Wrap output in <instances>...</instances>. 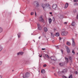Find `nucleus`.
<instances>
[{
  "mask_svg": "<svg viewBox=\"0 0 78 78\" xmlns=\"http://www.w3.org/2000/svg\"><path fill=\"white\" fill-rule=\"evenodd\" d=\"M65 31V29H63L62 30V36H67V32Z\"/></svg>",
  "mask_w": 78,
  "mask_h": 78,
  "instance_id": "nucleus-1",
  "label": "nucleus"
},
{
  "mask_svg": "<svg viewBox=\"0 0 78 78\" xmlns=\"http://www.w3.org/2000/svg\"><path fill=\"white\" fill-rule=\"evenodd\" d=\"M39 21L40 22H44V20L42 18V16L41 15L40 17H39Z\"/></svg>",
  "mask_w": 78,
  "mask_h": 78,
  "instance_id": "nucleus-2",
  "label": "nucleus"
},
{
  "mask_svg": "<svg viewBox=\"0 0 78 78\" xmlns=\"http://www.w3.org/2000/svg\"><path fill=\"white\" fill-rule=\"evenodd\" d=\"M52 8L54 10H56V8H57V5L56 4H54L52 6Z\"/></svg>",
  "mask_w": 78,
  "mask_h": 78,
  "instance_id": "nucleus-3",
  "label": "nucleus"
},
{
  "mask_svg": "<svg viewBox=\"0 0 78 78\" xmlns=\"http://www.w3.org/2000/svg\"><path fill=\"white\" fill-rule=\"evenodd\" d=\"M37 28L39 30H42V27L41 26V25L39 24H37Z\"/></svg>",
  "mask_w": 78,
  "mask_h": 78,
  "instance_id": "nucleus-4",
  "label": "nucleus"
},
{
  "mask_svg": "<svg viewBox=\"0 0 78 78\" xmlns=\"http://www.w3.org/2000/svg\"><path fill=\"white\" fill-rule=\"evenodd\" d=\"M72 45L73 47H75V40L73 38H72Z\"/></svg>",
  "mask_w": 78,
  "mask_h": 78,
  "instance_id": "nucleus-5",
  "label": "nucleus"
},
{
  "mask_svg": "<svg viewBox=\"0 0 78 78\" xmlns=\"http://www.w3.org/2000/svg\"><path fill=\"white\" fill-rule=\"evenodd\" d=\"M51 60H53V61H56V57L54 56H52L51 57Z\"/></svg>",
  "mask_w": 78,
  "mask_h": 78,
  "instance_id": "nucleus-6",
  "label": "nucleus"
},
{
  "mask_svg": "<svg viewBox=\"0 0 78 78\" xmlns=\"http://www.w3.org/2000/svg\"><path fill=\"white\" fill-rule=\"evenodd\" d=\"M29 76H30V73H27L25 74V77H26V78L29 77Z\"/></svg>",
  "mask_w": 78,
  "mask_h": 78,
  "instance_id": "nucleus-7",
  "label": "nucleus"
},
{
  "mask_svg": "<svg viewBox=\"0 0 78 78\" xmlns=\"http://www.w3.org/2000/svg\"><path fill=\"white\" fill-rule=\"evenodd\" d=\"M33 4H34L35 5V4H36L37 5V6H39V3L37 2H33Z\"/></svg>",
  "mask_w": 78,
  "mask_h": 78,
  "instance_id": "nucleus-8",
  "label": "nucleus"
},
{
  "mask_svg": "<svg viewBox=\"0 0 78 78\" xmlns=\"http://www.w3.org/2000/svg\"><path fill=\"white\" fill-rule=\"evenodd\" d=\"M68 6H69V4H68V3L67 2L65 4V6L64 8L65 9H67V7H68Z\"/></svg>",
  "mask_w": 78,
  "mask_h": 78,
  "instance_id": "nucleus-9",
  "label": "nucleus"
},
{
  "mask_svg": "<svg viewBox=\"0 0 78 78\" xmlns=\"http://www.w3.org/2000/svg\"><path fill=\"white\" fill-rule=\"evenodd\" d=\"M65 59L66 62V63H68V62H69V58L66 57H65Z\"/></svg>",
  "mask_w": 78,
  "mask_h": 78,
  "instance_id": "nucleus-10",
  "label": "nucleus"
},
{
  "mask_svg": "<svg viewBox=\"0 0 78 78\" xmlns=\"http://www.w3.org/2000/svg\"><path fill=\"white\" fill-rule=\"evenodd\" d=\"M23 54V52H19L17 53V55L18 56H19L20 55H22Z\"/></svg>",
  "mask_w": 78,
  "mask_h": 78,
  "instance_id": "nucleus-11",
  "label": "nucleus"
},
{
  "mask_svg": "<svg viewBox=\"0 0 78 78\" xmlns=\"http://www.w3.org/2000/svg\"><path fill=\"white\" fill-rule=\"evenodd\" d=\"M66 48L67 53H70V51L69 48L68 47H66Z\"/></svg>",
  "mask_w": 78,
  "mask_h": 78,
  "instance_id": "nucleus-12",
  "label": "nucleus"
},
{
  "mask_svg": "<svg viewBox=\"0 0 78 78\" xmlns=\"http://www.w3.org/2000/svg\"><path fill=\"white\" fill-rule=\"evenodd\" d=\"M45 5L44 4H42L41 5V7L43 8L44 10H45V9H44V8H45Z\"/></svg>",
  "mask_w": 78,
  "mask_h": 78,
  "instance_id": "nucleus-13",
  "label": "nucleus"
},
{
  "mask_svg": "<svg viewBox=\"0 0 78 78\" xmlns=\"http://www.w3.org/2000/svg\"><path fill=\"white\" fill-rule=\"evenodd\" d=\"M44 31L45 32H47L48 31V29H47V27H44Z\"/></svg>",
  "mask_w": 78,
  "mask_h": 78,
  "instance_id": "nucleus-14",
  "label": "nucleus"
},
{
  "mask_svg": "<svg viewBox=\"0 0 78 78\" xmlns=\"http://www.w3.org/2000/svg\"><path fill=\"white\" fill-rule=\"evenodd\" d=\"M67 72V69H64L62 71V73H66Z\"/></svg>",
  "mask_w": 78,
  "mask_h": 78,
  "instance_id": "nucleus-15",
  "label": "nucleus"
},
{
  "mask_svg": "<svg viewBox=\"0 0 78 78\" xmlns=\"http://www.w3.org/2000/svg\"><path fill=\"white\" fill-rule=\"evenodd\" d=\"M72 26H73V27H74V26H75V22L73 21V22L72 23Z\"/></svg>",
  "mask_w": 78,
  "mask_h": 78,
  "instance_id": "nucleus-16",
  "label": "nucleus"
},
{
  "mask_svg": "<svg viewBox=\"0 0 78 78\" xmlns=\"http://www.w3.org/2000/svg\"><path fill=\"white\" fill-rule=\"evenodd\" d=\"M66 44L67 45L70 46V45H71V44H70V42H69V41H67L66 42Z\"/></svg>",
  "mask_w": 78,
  "mask_h": 78,
  "instance_id": "nucleus-17",
  "label": "nucleus"
},
{
  "mask_svg": "<svg viewBox=\"0 0 78 78\" xmlns=\"http://www.w3.org/2000/svg\"><path fill=\"white\" fill-rule=\"evenodd\" d=\"M51 21H52V20L51 18H50L49 20V22L50 24L51 23Z\"/></svg>",
  "mask_w": 78,
  "mask_h": 78,
  "instance_id": "nucleus-18",
  "label": "nucleus"
},
{
  "mask_svg": "<svg viewBox=\"0 0 78 78\" xmlns=\"http://www.w3.org/2000/svg\"><path fill=\"white\" fill-rule=\"evenodd\" d=\"M3 50V47L0 45V51H2Z\"/></svg>",
  "mask_w": 78,
  "mask_h": 78,
  "instance_id": "nucleus-19",
  "label": "nucleus"
},
{
  "mask_svg": "<svg viewBox=\"0 0 78 78\" xmlns=\"http://www.w3.org/2000/svg\"><path fill=\"white\" fill-rule=\"evenodd\" d=\"M21 34V33H19L18 34V37L19 38V37H20V35Z\"/></svg>",
  "mask_w": 78,
  "mask_h": 78,
  "instance_id": "nucleus-20",
  "label": "nucleus"
},
{
  "mask_svg": "<svg viewBox=\"0 0 78 78\" xmlns=\"http://www.w3.org/2000/svg\"><path fill=\"white\" fill-rule=\"evenodd\" d=\"M45 70L44 69H42L41 71V73H45Z\"/></svg>",
  "mask_w": 78,
  "mask_h": 78,
  "instance_id": "nucleus-21",
  "label": "nucleus"
},
{
  "mask_svg": "<svg viewBox=\"0 0 78 78\" xmlns=\"http://www.w3.org/2000/svg\"><path fill=\"white\" fill-rule=\"evenodd\" d=\"M55 35L56 36H59V33H57L55 34Z\"/></svg>",
  "mask_w": 78,
  "mask_h": 78,
  "instance_id": "nucleus-22",
  "label": "nucleus"
},
{
  "mask_svg": "<svg viewBox=\"0 0 78 78\" xmlns=\"http://www.w3.org/2000/svg\"><path fill=\"white\" fill-rule=\"evenodd\" d=\"M59 65L61 66V67H62V66H64V64L63 63H59Z\"/></svg>",
  "mask_w": 78,
  "mask_h": 78,
  "instance_id": "nucleus-23",
  "label": "nucleus"
},
{
  "mask_svg": "<svg viewBox=\"0 0 78 78\" xmlns=\"http://www.w3.org/2000/svg\"><path fill=\"white\" fill-rule=\"evenodd\" d=\"M2 31H3V29H2V28L0 27V33H2Z\"/></svg>",
  "mask_w": 78,
  "mask_h": 78,
  "instance_id": "nucleus-24",
  "label": "nucleus"
},
{
  "mask_svg": "<svg viewBox=\"0 0 78 78\" xmlns=\"http://www.w3.org/2000/svg\"><path fill=\"white\" fill-rule=\"evenodd\" d=\"M50 6V5L48 4H46L45 5V6Z\"/></svg>",
  "mask_w": 78,
  "mask_h": 78,
  "instance_id": "nucleus-25",
  "label": "nucleus"
},
{
  "mask_svg": "<svg viewBox=\"0 0 78 78\" xmlns=\"http://www.w3.org/2000/svg\"><path fill=\"white\" fill-rule=\"evenodd\" d=\"M45 56H46V57H47V58H49V56H48V55L47 54H45Z\"/></svg>",
  "mask_w": 78,
  "mask_h": 78,
  "instance_id": "nucleus-26",
  "label": "nucleus"
},
{
  "mask_svg": "<svg viewBox=\"0 0 78 78\" xmlns=\"http://www.w3.org/2000/svg\"><path fill=\"white\" fill-rule=\"evenodd\" d=\"M34 14V12H31L30 13V15L31 16H33V15Z\"/></svg>",
  "mask_w": 78,
  "mask_h": 78,
  "instance_id": "nucleus-27",
  "label": "nucleus"
},
{
  "mask_svg": "<svg viewBox=\"0 0 78 78\" xmlns=\"http://www.w3.org/2000/svg\"><path fill=\"white\" fill-rule=\"evenodd\" d=\"M47 65L46 64H44L43 65V67H47Z\"/></svg>",
  "mask_w": 78,
  "mask_h": 78,
  "instance_id": "nucleus-28",
  "label": "nucleus"
},
{
  "mask_svg": "<svg viewBox=\"0 0 78 78\" xmlns=\"http://www.w3.org/2000/svg\"><path fill=\"white\" fill-rule=\"evenodd\" d=\"M52 20H53V21H55V17H52Z\"/></svg>",
  "mask_w": 78,
  "mask_h": 78,
  "instance_id": "nucleus-29",
  "label": "nucleus"
},
{
  "mask_svg": "<svg viewBox=\"0 0 78 78\" xmlns=\"http://www.w3.org/2000/svg\"><path fill=\"white\" fill-rule=\"evenodd\" d=\"M73 12H76V9L73 10Z\"/></svg>",
  "mask_w": 78,
  "mask_h": 78,
  "instance_id": "nucleus-30",
  "label": "nucleus"
},
{
  "mask_svg": "<svg viewBox=\"0 0 78 78\" xmlns=\"http://www.w3.org/2000/svg\"><path fill=\"white\" fill-rule=\"evenodd\" d=\"M74 2H78V0H74Z\"/></svg>",
  "mask_w": 78,
  "mask_h": 78,
  "instance_id": "nucleus-31",
  "label": "nucleus"
},
{
  "mask_svg": "<svg viewBox=\"0 0 78 78\" xmlns=\"http://www.w3.org/2000/svg\"><path fill=\"white\" fill-rule=\"evenodd\" d=\"M69 60L70 61L71 60H72V58L71 57H69Z\"/></svg>",
  "mask_w": 78,
  "mask_h": 78,
  "instance_id": "nucleus-32",
  "label": "nucleus"
},
{
  "mask_svg": "<svg viewBox=\"0 0 78 78\" xmlns=\"http://www.w3.org/2000/svg\"><path fill=\"white\" fill-rule=\"evenodd\" d=\"M72 53H73L74 54H75V51H74L73 50V51H72Z\"/></svg>",
  "mask_w": 78,
  "mask_h": 78,
  "instance_id": "nucleus-33",
  "label": "nucleus"
},
{
  "mask_svg": "<svg viewBox=\"0 0 78 78\" xmlns=\"http://www.w3.org/2000/svg\"><path fill=\"white\" fill-rule=\"evenodd\" d=\"M76 19H78V14H77V16H76Z\"/></svg>",
  "mask_w": 78,
  "mask_h": 78,
  "instance_id": "nucleus-34",
  "label": "nucleus"
},
{
  "mask_svg": "<svg viewBox=\"0 0 78 78\" xmlns=\"http://www.w3.org/2000/svg\"><path fill=\"white\" fill-rule=\"evenodd\" d=\"M74 73L76 74H78V72L77 71H76L74 72Z\"/></svg>",
  "mask_w": 78,
  "mask_h": 78,
  "instance_id": "nucleus-35",
  "label": "nucleus"
},
{
  "mask_svg": "<svg viewBox=\"0 0 78 78\" xmlns=\"http://www.w3.org/2000/svg\"><path fill=\"white\" fill-rule=\"evenodd\" d=\"M74 5H75V6L76 5H78V4L77 3H75L74 4Z\"/></svg>",
  "mask_w": 78,
  "mask_h": 78,
  "instance_id": "nucleus-36",
  "label": "nucleus"
},
{
  "mask_svg": "<svg viewBox=\"0 0 78 78\" xmlns=\"http://www.w3.org/2000/svg\"><path fill=\"white\" fill-rule=\"evenodd\" d=\"M35 16H37V14H36V12H35Z\"/></svg>",
  "mask_w": 78,
  "mask_h": 78,
  "instance_id": "nucleus-37",
  "label": "nucleus"
},
{
  "mask_svg": "<svg viewBox=\"0 0 78 78\" xmlns=\"http://www.w3.org/2000/svg\"><path fill=\"white\" fill-rule=\"evenodd\" d=\"M2 64V62L1 61H0V66Z\"/></svg>",
  "mask_w": 78,
  "mask_h": 78,
  "instance_id": "nucleus-38",
  "label": "nucleus"
},
{
  "mask_svg": "<svg viewBox=\"0 0 78 78\" xmlns=\"http://www.w3.org/2000/svg\"><path fill=\"white\" fill-rule=\"evenodd\" d=\"M41 49L42 50H45V48H42Z\"/></svg>",
  "mask_w": 78,
  "mask_h": 78,
  "instance_id": "nucleus-39",
  "label": "nucleus"
},
{
  "mask_svg": "<svg viewBox=\"0 0 78 78\" xmlns=\"http://www.w3.org/2000/svg\"><path fill=\"white\" fill-rule=\"evenodd\" d=\"M64 24H65L66 25V24H67V22H65L64 23Z\"/></svg>",
  "mask_w": 78,
  "mask_h": 78,
  "instance_id": "nucleus-40",
  "label": "nucleus"
},
{
  "mask_svg": "<svg viewBox=\"0 0 78 78\" xmlns=\"http://www.w3.org/2000/svg\"><path fill=\"white\" fill-rule=\"evenodd\" d=\"M56 48H57V49H58L59 48V47H58V46H57L56 47Z\"/></svg>",
  "mask_w": 78,
  "mask_h": 78,
  "instance_id": "nucleus-41",
  "label": "nucleus"
},
{
  "mask_svg": "<svg viewBox=\"0 0 78 78\" xmlns=\"http://www.w3.org/2000/svg\"><path fill=\"white\" fill-rule=\"evenodd\" d=\"M51 36H53V33H51Z\"/></svg>",
  "mask_w": 78,
  "mask_h": 78,
  "instance_id": "nucleus-42",
  "label": "nucleus"
},
{
  "mask_svg": "<svg viewBox=\"0 0 78 78\" xmlns=\"http://www.w3.org/2000/svg\"><path fill=\"white\" fill-rule=\"evenodd\" d=\"M62 53L63 54V51L62 50H61Z\"/></svg>",
  "mask_w": 78,
  "mask_h": 78,
  "instance_id": "nucleus-43",
  "label": "nucleus"
},
{
  "mask_svg": "<svg viewBox=\"0 0 78 78\" xmlns=\"http://www.w3.org/2000/svg\"><path fill=\"white\" fill-rule=\"evenodd\" d=\"M49 13L50 14H52V12H50Z\"/></svg>",
  "mask_w": 78,
  "mask_h": 78,
  "instance_id": "nucleus-44",
  "label": "nucleus"
},
{
  "mask_svg": "<svg viewBox=\"0 0 78 78\" xmlns=\"http://www.w3.org/2000/svg\"><path fill=\"white\" fill-rule=\"evenodd\" d=\"M42 56V55H41V56H40L39 57H40V58H42V56Z\"/></svg>",
  "mask_w": 78,
  "mask_h": 78,
  "instance_id": "nucleus-45",
  "label": "nucleus"
},
{
  "mask_svg": "<svg viewBox=\"0 0 78 78\" xmlns=\"http://www.w3.org/2000/svg\"><path fill=\"white\" fill-rule=\"evenodd\" d=\"M2 78V76L0 75V78Z\"/></svg>",
  "mask_w": 78,
  "mask_h": 78,
  "instance_id": "nucleus-46",
  "label": "nucleus"
},
{
  "mask_svg": "<svg viewBox=\"0 0 78 78\" xmlns=\"http://www.w3.org/2000/svg\"><path fill=\"white\" fill-rule=\"evenodd\" d=\"M54 42H55V41H54V40H53V41H52V42L53 43H54Z\"/></svg>",
  "mask_w": 78,
  "mask_h": 78,
  "instance_id": "nucleus-47",
  "label": "nucleus"
},
{
  "mask_svg": "<svg viewBox=\"0 0 78 78\" xmlns=\"http://www.w3.org/2000/svg\"><path fill=\"white\" fill-rule=\"evenodd\" d=\"M54 75H55V76H56V73H54Z\"/></svg>",
  "mask_w": 78,
  "mask_h": 78,
  "instance_id": "nucleus-48",
  "label": "nucleus"
},
{
  "mask_svg": "<svg viewBox=\"0 0 78 78\" xmlns=\"http://www.w3.org/2000/svg\"><path fill=\"white\" fill-rule=\"evenodd\" d=\"M41 37H39V39H41Z\"/></svg>",
  "mask_w": 78,
  "mask_h": 78,
  "instance_id": "nucleus-49",
  "label": "nucleus"
},
{
  "mask_svg": "<svg viewBox=\"0 0 78 78\" xmlns=\"http://www.w3.org/2000/svg\"><path fill=\"white\" fill-rule=\"evenodd\" d=\"M33 41H34V42H35V41H34V40H33Z\"/></svg>",
  "mask_w": 78,
  "mask_h": 78,
  "instance_id": "nucleus-50",
  "label": "nucleus"
},
{
  "mask_svg": "<svg viewBox=\"0 0 78 78\" xmlns=\"http://www.w3.org/2000/svg\"><path fill=\"white\" fill-rule=\"evenodd\" d=\"M59 38H60V40H61V39H62V38H61V37H60Z\"/></svg>",
  "mask_w": 78,
  "mask_h": 78,
  "instance_id": "nucleus-51",
  "label": "nucleus"
},
{
  "mask_svg": "<svg viewBox=\"0 0 78 78\" xmlns=\"http://www.w3.org/2000/svg\"><path fill=\"white\" fill-rule=\"evenodd\" d=\"M55 30H56V29H54V31H55Z\"/></svg>",
  "mask_w": 78,
  "mask_h": 78,
  "instance_id": "nucleus-52",
  "label": "nucleus"
},
{
  "mask_svg": "<svg viewBox=\"0 0 78 78\" xmlns=\"http://www.w3.org/2000/svg\"><path fill=\"white\" fill-rule=\"evenodd\" d=\"M53 69H55V67H53Z\"/></svg>",
  "mask_w": 78,
  "mask_h": 78,
  "instance_id": "nucleus-53",
  "label": "nucleus"
},
{
  "mask_svg": "<svg viewBox=\"0 0 78 78\" xmlns=\"http://www.w3.org/2000/svg\"><path fill=\"white\" fill-rule=\"evenodd\" d=\"M23 78H25L24 77V76H23Z\"/></svg>",
  "mask_w": 78,
  "mask_h": 78,
  "instance_id": "nucleus-54",
  "label": "nucleus"
},
{
  "mask_svg": "<svg viewBox=\"0 0 78 78\" xmlns=\"http://www.w3.org/2000/svg\"><path fill=\"white\" fill-rule=\"evenodd\" d=\"M44 0V1H47V0Z\"/></svg>",
  "mask_w": 78,
  "mask_h": 78,
  "instance_id": "nucleus-55",
  "label": "nucleus"
},
{
  "mask_svg": "<svg viewBox=\"0 0 78 78\" xmlns=\"http://www.w3.org/2000/svg\"><path fill=\"white\" fill-rule=\"evenodd\" d=\"M25 50V48H24V50Z\"/></svg>",
  "mask_w": 78,
  "mask_h": 78,
  "instance_id": "nucleus-56",
  "label": "nucleus"
},
{
  "mask_svg": "<svg viewBox=\"0 0 78 78\" xmlns=\"http://www.w3.org/2000/svg\"><path fill=\"white\" fill-rule=\"evenodd\" d=\"M77 55H78V53H77Z\"/></svg>",
  "mask_w": 78,
  "mask_h": 78,
  "instance_id": "nucleus-57",
  "label": "nucleus"
},
{
  "mask_svg": "<svg viewBox=\"0 0 78 78\" xmlns=\"http://www.w3.org/2000/svg\"><path fill=\"white\" fill-rule=\"evenodd\" d=\"M32 34V35H33V34Z\"/></svg>",
  "mask_w": 78,
  "mask_h": 78,
  "instance_id": "nucleus-58",
  "label": "nucleus"
},
{
  "mask_svg": "<svg viewBox=\"0 0 78 78\" xmlns=\"http://www.w3.org/2000/svg\"><path fill=\"white\" fill-rule=\"evenodd\" d=\"M14 71V70H12V71Z\"/></svg>",
  "mask_w": 78,
  "mask_h": 78,
  "instance_id": "nucleus-59",
  "label": "nucleus"
}]
</instances>
